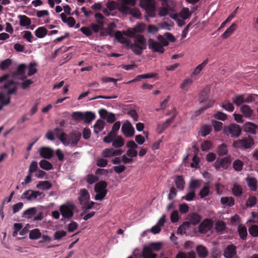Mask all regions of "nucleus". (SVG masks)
Wrapping results in <instances>:
<instances>
[{
  "label": "nucleus",
  "instance_id": "nucleus-21",
  "mask_svg": "<svg viewBox=\"0 0 258 258\" xmlns=\"http://www.w3.org/2000/svg\"><path fill=\"white\" fill-rule=\"evenodd\" d=\"M175 115H173L171 117L167 119L166 121L162 124H158L157 126L158 133L160 134L163 133L164 131L170 125V124L174 120Z\"/></svg>",
  "mask_w": 258,
  "mask_h": 258
},
{
  "label": "nucleus",
  "instance_id": "nucleus-27",
  "mask_svg": "<svg viewBox=\"0 0 258 258\" xmlns=\"http://www.w3.org/2000/svg\"><path fill=\"white\" fill-rule=\"evenodd\" d=\"M240 111L246 118L251 117L253 113V110L247 105H241Z\"/></svg>",
  "mask_w": 258,
  "mask_h": 258
},
{
  "label": "nucleus",
  "instance_id": "nucleus-28",
  "mask_svg": "<svg viewBox=\"0 0 258 258\" xmlns=\"http://www.w3.org/2000/svg\"><path fill=\"white\" fill-rule=\"evenodd\" d=\"M27 68V65L24 63L21 64L18 67L16 71L12 72L11 75L13 77L18 76L20 75H24V73H25V70Z\"/></svg>",
  "mask_w": 258,
  "mask_h": 258
},
{
  "label": "nucleus",
  "instance_id": "nucleus-32",
  "mask_svg": "<svg viewBox=\"0 0 258 258\" xmlns=\"http://www.w3.org/2000/svg\"><path fill=\"white\" fill-rule=\"evenodd\" d=\"M105 124V122L103 120L101 119L97 120L94 125V133L97 134L99 132L103 130Z\"/></svg>",
  "mask_w": 258,
  "mask_h": 258
},
{
  "label": "nucleus",
  "instance_id": "nucleus-18",
  "mask_svg": "<svg viewBox=\"0 0 258 258\" xmlns=\"http://www.w3.org/2000/svg\"><path fill=\"white\" fill-rule=\"evenodd\" d=\"M80 197L79 198L81 205H86L90 200V195L88 190L85 188L81 189L80 191Z\"/></svg>",
  "mask_w": 258,
  "mask_h": 258
},
{
  "label": "nucleus",
  "instance_id": "nucleus-44",
  "mask_svg": "<svg viewBox=\"0 0 258 258\" xmlns=\"http://www.w3.org/2000/svg\"><path fill=\"white\" fill-rule=\"evenodd\" d=\"M47 30L43 27H39L35 31V35L38 38H43L47 34Z\"/></svg>",
  "mask_w": 258,
  "mask_h": 258
},
{
  "label": "nucleus",
  "instance_id": "nucleus-58",
  "mask_svg": "<svg viewBox=\"0 0 258 258\" xmlns=\"http://www.w3.org/2000/svg\"><path fill=\"white\" fill-rule=\"evenodd\" d=\"M227 151V147L225 144L221 145L218 148L217 152L220 156L226 155Z\"/></svg>",
  "mask_w": 258,
  "mask_h": 258
},
{
  "label": "nucleus",
  "instance_id": "nucleus-9",
  "mask_svg": "<svg viewBox=\"0 0 258 258\" xmlns=\"http://www.w3.org/2000/svg\"><path fill=\"white\" fill-rule=\"evenodd\" d=\"M81 133L77 131H73L70 133L69 135L66 137V142L68 143L67 146L71 144L72 147L76 146L81 139Z\"/></svg>",
  "mask_w": 258,
  "mask_h": 258
},
{
  "label": "nucleus",
  "instance_id": "nucleus-38",
  "mask_svg": "<svg viewBox=\"0 0 258 258\" xmlns=\"http://www.w3.org/2000/svg\"><path fill=\"white\" fill-rule=\"evenodd\" d=\"M197 251L198 256L201 258H205L208 255V251L205 247L202 245L198 246Z\"/></svg>",
  "mask_w": 258,
  "mask_h": 258
},
{
  "label": "nucleus",
  "instance_id": "nucleus-11",
  "mask_svg": "<svg viewBox=\"0 0 258 258\" xmlns=\"http://www.w3.org/2000/svg\"><path fill=\"white\" fill-rule=\"evenodd\" d=\"M17 84L19 83L13 80H9L4 84L3 88L7 90V95H11L16 93L18 90Z\"/></svg>",
  "mask_w": 258,
  "mask_h": 258
},
{
  "label": "nucleus",
  "instance_id": "nucleus-3",
  "mask_svg": "<svg viewBox=\"0 0 258 258\" xmlns=\"http://www.w3.org/2000/svg\"><path fill=\"white\" fill-rule=\"evenodd\" d=\"M162 7L160 8L159 14L160 16H165L170 12H173L175 10V4L172 0H159Z\"/></svg>",
  "mask_w": 258,
  "mask_h": 258
},
{
  "label": "nucleus",
  "instance_id": "nucleus-37",
  "mask_svg": "<svg viewBox=\"0 0 258 258\" xmlns=\"http://www.w3.org/2000/svg\"><path fill=\"white\" fill-rule=\"evenodd\" d=\"M237 25L233 23L226 31L222 34V37L224 38H228L236 29Z\"/></svg>",
  "mask_w": 258,
  "mask_h": 258
},
{
  "label": "nucleus",
  "instance_id": "nucleus-12",
  "mask_svg": "<svg viewBox=\"0 0 258 258\" xmlns=\"http://www.w3.org/2000/svg\"><path fill=\"white\" fill-rule=\"evenodd\" d=\"M121 131L126 137H131L135 133V130L128 120H126L121 127Z\"/></svg>",
  "mask_w": 258,
  "mask_h": 258
},
{
  "label": "nucleus",
  "instance_id": "nucleus-51",
  "mask_svg": "<svg viewBox=\"0 0 258 258\" xmlns=\"http://www.w3.org/2000/svg\"><path fill=\"white\" fill-rule=\"evenodd\" d=\"M226 228V224L222 221H218L215 224V229L218 232L223 231Z\"/></svg>",
  "mask_w": 258,
  "mask_h": 258
},
{
  "label": "nucleus",
  "instance_id": "nucleus-19",
  "mask_svg": "<svg viewBox=\"0 0 258 258\" xmlns=\"http://www.w3.org/2000/svg\"><path fill=\"white\" fill-rule=\"evenodd\" d=\"M39 153L42 158L47 159H50L53 155V150L49 147H42L40 149Z\"/></svg>",
  "mask_w": 258,
  "mask_h": 258
},
{
  "label": "nucleus",
  "instance_id": "nucleus-1",
  "mask_svg": "<svg viewBox=\"0 0 258 258\" xmlns=\"http://www.w3.org/2000/svg\"><path fill=\"white\" fill-rule=\"evenodd\" d=\"M160 243L155 242L150 243L148 246L143 248L142 251L143 258H156L157 254L153 252V250L158 251L161 248Z\"/></svg>",
  "mask_w": 258,
  "mask_h": 258
},
{
  "label": "nucleus",
  "instance_id": "nucleus-17",
  "mask_svg": "<svg viewBox=\"0 0 258 258\" xmlns=\"http://www.w3.org/2000/svg\"><path fill=\"white\" fill-rule=\"evenodd\" d=\"M236 247L233 244H230L224 249L223 255L225 258H233L236 254Z\"/></svg>",
  "mask_w": 258,
  "mask_h": 258
},
{
  "label": "nucleus",
  "instance_id": "nucleus-34",
  "mask_svg": "<svg viewBox=\"0 0 258 258\" xmlns=\"http://www.w3.org/2000/svg\"><path fill=\"white\" fill-rule=\"evenodd\" d=\"M18 18L20 19V25L21 26L25 27L30 25L31 21L30 19L25 15H19Z\"/></svg>",
  "mask_w": 258,
  "mask_h": 258
},
{
  "label": "nucleus",
  "instance_id": "nucleus-55",
  "mask_svg": "<svg viewBox=\"0 0 258 258\" xmlns=\"http://www.w3.org/2000/svg\"><path fill=\"white\" fill-rule=\"evenodd\" d=\"M249 234L253 237L258 236V225H253L248 228Z\"/></svg>",
  "mask_w": 258,
  "mask_h": 258
},
{
  "label": "nucleus",
  "instance_id": "nucleus-43",
  "mask_svg": "<svg viewBox=\"0 0 258 258\" xmlns=\"http://www.w3.org/2000/svg\"><path fill=\"white\" fill-rule=\"evenodd\" d=\"M37 212V210L35 208H31L27 210L24 211L23 216L27 218H31Z\"/></svg>",
  "mask_w": 258,
  "mask_h": 258
},
{
  "label": "nucleus",
  "instance_id": "nucleus-33",
  "mask_svg": "<svg viewBox=\"0 0 258 258\" xmlns=\"http://www.w3.org/2000/svg\"><path fill=\"white\" fill-rule=\"evenodd\" d=\"M209 59L207 58L202 63L199 64L194 70L192 73V76L197 75L200 73L203 69L206 66L209 62Z\"/></svg>",
  "mask_w": 258,
  "mask_h": 258
},
{
  "label": "nucleus",
  "instance_id": "nucleus-59",
  "mask_svg": "<svg viewBox=\"0 0 258 258\" xmlns=\"http://www.w3.org/2000/svg\"><path fill=\"white\" fill-rule=\"evenodd\" d=\"M243 162L240 160H236L233 163V167L235 170L240 171L242 169Z\"/></svg>",
  "mask_w": 258,
  "mask_h": 258
},
{
  "label": "nucleus",
  "instance_id": "nucleus-26",
  "mask_svg": "<svg viewBox=\"0 0 258 258\" xmlns=\"http://www.w3.org/2000/svg\"><path fill=\"white\" fill-rule=\"evenodd\" d=\"M52 186V184L49 181L44 180L39 181L36 187L39 189L46 190L50 189Z\"/></svg>",
  "mask_w": 258,
  "mask_h": 258
},
{
  "label": "nucleus",
  "instance_id": "nucleus-31",
  "mask_svg": "<svg viewBox=\"0 0 258 258\" xmlns=\"http://www.w3.org/2000/svg\"><path fill=\"white\" fill-rule=\"evenodd\" d=\"M95 117V113L90 111L84 112L83 120L84 122L86 123H90Z\"/></svg>",
  "mask_w": 258,
  "mask_h": 258
},
{
  "label": "nucleus",
  "instance_id": "nucleus-5",
  "mask_svg": "<svg viewBox=\"0 0 258 258\" xmlns=\"http://www.w3.org/2000/svg\"><path fill=\"white\" fill-rule=\"evenodd\" d=\"M223 133L227 136H231L233 138H238L241 133V128L236 123H231L224 127Z\"/></svg>",
  "mask_w": 258,
  "mask_h": 258
},
{
  "label": "nucleus",
  "instance_id": "nucleus-10",
  "mask_svg": "<svg viewBox=\"0 0 258 258\" xmlns=\"http://www.w3.org/2000/svg\"><path fill=\"white\" fill-rule=\"evenodd\" d=\"M119 10L123 14H130L133 17L139 19L141 16V13L140 10L136 8H131L128 6H126L125 5H122Z\"/></svg>",
  "mask_w": 258,
  "mask_h": 258
},
{
  "label": "nucleus",
  "instance_id": "nucleus-50",
  "mask_svg": "<svg viewBox=\"0 0 258 258\" xmlns=\"http://www.w3.org/2000/svg\"><path fill=\"white\" fill-rule=\"evenodd\" d=\"M12 60L10 58H7L1 62L0 69L5 71L8 69L12 64Z\"/></svg>",
  "mask_w": 258,
  "mask_h": 258
},
{
  "label": "nucleus",
  "instance_id": "nucleus-14",
  "mask_svg": "<svg viewBox=\"0 0 258 258\" xmlns=\"http://www.w3.org/2000/svg\"><path fill=\"white\" fill-rule=\"evenodd\" d=\"M212 227L213 222L212 220L206 219L199 225V231L201 233L206 234L211 229Z\"/></svg>",
  "mask_w": 258,
  "mask_h": 258
},
{
  "label": "nucleus",
  "instance_id": "nucleus-36",
  "mask_svg": "<svg viewBox=\"0 0 258 258\" xmlns=\"http://www.w3.org/2000/svg\"><path fill=\"white\" fill-rule=\"evenodd\" d=\"M175 183L178 189H179V190L183 189L185 182L182 176H177L175 178Z\"/></svg>",
  "mask_w": 258,
  "mask_h": 258
},
{
  "label": "nucleus",
  "instance_id": "nucleus-53",
  "mask_svg": "<svg viewBox=\"0 0 258 258\" xmlns=\"http://www.w3.org/2000/svg\"><path fill=\"white\" fill-rule=\"evenodd\" d=\"M36 66V64L35 62H31L30 63H29V66L27 67L29 70L27 76L29 77L31 76L37 72V69L35 68Z\"/></svg>",
  "mask_w": 258,
  "mask_h": 258
},
{
  "label": "nucleus",
  "instance_id": "nucleus-39",
  "mask_svg": "<svg viewBox=\"0 0 258 258\" xmlns=\"http://www.w3.org/2000/svg\"><path fill=\"white\" fill-rule=\"evenodd\" d=\"M41 237V233L38 229H34L30 231L29 238L32 240L38 239Z\"/></svg>",
  "mask_w": 258,
  "mask_h": 258
},
{
  "label": "nucleus",
  "instance_id": "nucleus-41",
  "mask_svg": "<svg viewBox=\"0 0 258 258\" xmlns=\"http://www.w3.org/2000/svg\"><path fill=\"white\" fill-rule=\"evenodd\" d=\"M11 101V97L10 95H6L0 93V103L4 106H7L10 104Z\"/></svg>",
  "mask_w": 258,
  "mask_h": 258
},
{
  "label": "nucleus",
  "instance_id": "nucleus-22",
  "mask_svg": "<svg viewBox=\"0 0 258 258\" xmlns=\"http://www.w3.org/2000/svg\"><path fill=\"white\" fill-rule=\"evenodd\" d=\"M122 32L120 31H117L116 34L115 39L120 43L124 44L126 46H129L131 44V41L128 38L125 37Z\"/></svg>",
  "mask_w": 258,
  "mask_h": 258
},
{
  "label": "nucleus",
  "instance_id": "nucleus-16",
  "mask_svg": "<svg viewBox=\"0 0 258 258\" xmlns=\"http://www.w3.org/2000/svg\"><path fill=\"white\" fill-rule=\"evenodd\" d=\"M134 44L137 48H146V39L143 35H136L134 38Z\"/></svg>",
  "mask_w": 258,
  "mask_h": 258
},
{
  "label": "nucleus",
  "instance_id": "nucleus-24",
  "mask_svg": "<svg viewBox=\"0 0 258 258\" xmlns=\"http://www.w3.org/2000/svg\"><path fill=\"white\" fill-rule=\"evenodd\" d=\"M187 219L191 224L196 225L200 222L201 216L197 213H193L188 215Z\"/></svg>",
  "mask_w": 258,
  "mask_h": 258
},
{
  "label": "nucleus",
  "instance_id": "nucleus-56",
  "mask_svg": "<svg viewBox=\"0 0 258 258\" xmlns=\"http://www.w3.org/2000/svg\"><path fill=\"white\" fill-rule=\"evenodd\" d=\"M200 185L199 180L194 179L190 181L189 184V189L190 190L195 191L196 189L198 188Z\"/></svg>",
  "mask_w": 258,
  "mask_h": 258
},
{
  "label": "nucleus",
  "instance_id": "nucleus-13",
  "mask_svg": "<svg viewBox=\"0 0 258 258\" xmlns=\"http://www.w3.org/2000/svg\"><path fill=\"white\" fill-rule=\"evenodd\" d=\"M42 192L39 191H34L29 189L25 191L22 195V199H27L28 201H33L37 199L38 196L42 195Z\"/></svg>",
  "mask_w": 258,
  "mask_h": 258
},
{
  "label": "nucleus",
  "instance_id": "nucleus-7",
  "mask_svg": "<svg viewBox=\"0 0 258 258\" xmlns=\"http://www.w3.org/2000/svg\"><path fill=\"white\" fill-rule=\"evenodd\" d=\"M159 43V47L163 48V46H167L169 44V41L173 42L175 41V37L170 33L166 32L164 36L159 35L157 37Z\"/></svg>",
  "mask_w": 258,
  "mask_h": 258
},
{
  "label": "nucleus",
  "instance_id": "nucleus-2",
  "mask_svg": "<svg viewBox=\"0 0 258 258\" xmlns=\"http://www.w3.org/2000/svg\"><path fill=\"white\" fill-rule=\"evenodd\" d=\"M107 183L104 181L101 180L95 185V191L97 193L95 197L96 201L103 200L107 193Z\"/></svg>",
  "mask_w": 258,
  "mask_h": 258
},
{
  "label": "nucleus",
  "instance_id": "nucleus-61",
  "mask_svg": "<svg viewBox=\"0 0 258 258\" xmlns=\"http://www.w3.org/2000/svg\"><path fill=\"white\" fill-rule=\"evenodd\" d=\"M67 235V232L63 230L56 231L54 234L55 240H60L62 237Z\"/></svg>",
  "mask_w": 258,
  "mask_h": 258
},
{
  "label": "nucleus",
  "instance_id": "nucleus-64",
  "mask_svg": "<svg viewBox=\"0 0 258 258\" xmlns=\"http://www.w3.org/2000/svg\"><path fill=\"white\" fill-rule=\"evenodd\" d=\"M122 33L125 36H128L130 37H132V38H133V37L135 38V37L136 36V35H135L136 33H135L133 28H129L126 30L123 31Z\"/></svg>",
  "mask_w": 258,
  "mask_h": 258
},
{
  "label": "nucleus",
  "instance_id": "nucleus-63",
  "mask_svg": "<svg viewBox=\"0 0 258 258\" xmlns=\"http://www.w3.org/2000/svg\"><path fill=\"white\" fill-rule=\"evenodd\" d=\"M212 124L214 128L215 131L217 132L221 131L223 127V124L220 121L212 120Z\"/></svg>",
  "mask_w": 258,
  "mask_h": 258
},
{
  "label": "nucleus",
  "instance_id": "nucleus-6",
  "mask_svg": "<svg viewBox=\"0 0 258 258\" xmlns=\"http://www.w3.org/2000/svg\"><path fill=\"white\" fill-rule=\"evenodd\" d=\"M254 141L252 137L244 138L241 140L235 141L233 143V146L235 148L247 149L250 148L254 145Z\"/></svg>",
  "mask_w": 258,
  "mask_h": 258
},
{
  "label": "nucleus",
  "instance_id": "nucleus-35",
  "mask_svg": "<svg viewBox=\"0 0 258 258\" xmlns=\"http://www.w3.org/2000/svg\"><path fill=\"white\" fill-rule=\"evenodd\" d=\"M237 231L240 237L243 240L245 239L247 235L246 227L242 224H239L238 226Z\"/></svg>",
  "mask_w": 258,
  "mask_h": 258
},
{
  "label": "nucleus",
  "instance_id": "nucleus-48",
  "mask_svg": "<svg viewBox=\"0 0 258 258\" xmlns=\"http://www.w3.org/2000/svg\"><path fill=\"white\" fill-rule=\"evenodd\" d=\"M84 112L80 111L74 112L72 114V117L77 122H81L83 120Z\"/></svg>",
  "mask_w": 258,
  "mask_h": 258
},
{
  "label": "nucleus",
  "instance_id": "nucleus-30",
  "mask_svg": "<svg viewBox=\"0 0 258 258\" xmlns=\"http://www.w3.org/2000/svg\"><path fill=\"white\" fill-rule=\"evenodd\" d=\"M220 201L221 204L224 206L232 207L234 205V200L232 197H222Z\"/></svg>",
  "mask_w": 258,
  "mask_h": 258
},
{
  "label": "nucleus",
  "instance_id": "nucleus-8",
  "mask_svg": "<svg viewBox=\"0 0 258 258\" xmlns=\"http://www.w3.org/2000/svg\"><path fill=\"white\" fill-rule=\"evenodd\" d=\"M120 126V122L119 121H117L115 122L113 124L112 129L109 132L107 136L105 137L103 140L105 143H110L113 138H115L117 136L118 132Z\"/></svg>",
  "mask_w": 258,
  "mask_h": 258
},
{
  "label": "nucleus",
  "instance_id": "nucleus-47",
  "mask_svg": "<svg viewBox=\"0 0 258 258\" xmlns=\"http://www.w3.org/2000/svg\"><path fill=\"white\" fill-rule=\"evenodd\" d=\"M232 191L235 196H240L242 194V189L241 186L237 184H234L232 188Z\"/></svg>",
  "mask_w": 258,
  "mask_h": 258
},
{
  "label": "nucleus",
  "instance_id": "nucleus-45",
  "mask_svg": "<svg viewBox=\"0 0 258 258\" xmlns=\"http://www.w3.org/2000/svg\"><path fill=\"white\" fill-rule=\"evenodd\" d=\"M116 27V25L113 23H109L107 28V33L108 35L110 37H116V31H114V29Z\"/></svg>",
  "mask_w": 258,
  "mask_h": 258
},
{
  "label": "nucleus",
  "instance_id": "nucleus-40",
  "mask_svg": "<svg viewBox=\"0 0 258 258\" xmlns=\"http://www.w3.org/2000/svg\"><path fill=\"white\" fill-rule=\"evenodd\" d=\"M195 253L193 251H190L188 253H185L182 251L179 252L175 258H196Z\"/></svg>",
  "mask_w": 258,
  "mask_h": 258
},
{
  "label": "nucleus",
  "instance_id": "nucleus-52",
  "mask_svg": "<svg viewBox=\"0 0 258 258\" xmlns=\"http://www.w3.org/2000/svg\"><path fill=\"white\" fill-rule=\"evenodd\" d=\"M146 25L145 23H141L137 24L133 28L136 34L137 33H143L146 29Z\"/></svg>",
  "mask_w": 258,
  "mask_h": 258
},
{
  "label": "nucleus",
  "instance_id": "nucleus-54",
  "mask_svg": "<svg viewBox=\"0 0 258 258\" xmlns=\"http://www.w3.org/2000/svg\"><path fill=\"white\" fill-rule=\"evenodd\" d=\"M192 80L191 79L188 78L185 79L180 85V88L183 90L187 91L189 86L191 85Z\"/></svg>",
  "mask_w": 258,
  "mask_h": 258
},
{
  "label": "nucleus",
  "instance_id": "nucleus-46",
  "mask_svg": "<svg viewBox=\"0 0 258 258\" xmlns=\"http://www.w3.org/2000/svg\"><path fill=\"white\" fill-rule=\"evenodd\" d=\"M210 91L207 89L203 90L199 96V100L200 102H203L206 101L209 96Z\"/></svg>",
  "mask_w": 258,
  "mask_h": 258
},
{
  "label": "nucleus",
  "instance_id": "nucleus-57",
  "mask_svg": "<svg viewBox=\"0 0 258 258\" xmlns=\"http://www.w3.org/2000/svg\"><path fill=\"white\" fill-rule=\"evenodd\" d=\"M210 192V188L208 186H205L202 188L199 192V195L202 199L209 196Z\"/></svg>",
  "mask_w": 258,
  "mask_h": 258
},
{
  "label": "nucleus",
  "instance_id": "nucleus-20",
  "mask_svg": "<svg viewBox=\"0 0 258 258\" xmlns=\"http://www.w3.org/2000/svg\"><path fill=\"white\" fill-rule=\"evenodd\" d=\"M54 133L56 137L61 141L63 145L67 146L68 144V143L66 142V137H67V135L62 132V130L56 127L54 129Z\"/></svg>",
  "mask_w": 258,
  "mask_h": 258
},
{
  "label": "nucleus",
  "instance_id": "nucleus-15",
  "mask_svg": "<svg viewBox=\"0 0 258 258\" xmlns=\"http://www.w3.org/2000/svg\"><path fill=\"white\" fill-rule=\"evenodd\" d=\"M231 163V160L228 157H225L220 160H217L214 163L215 168L218 170L220 168L224 169L228 168Z\"/></svg>",
  "mask_w": 258,
  "mask_h": 258
},
{
  "label": "nucleus",
  "instance_id": "nucleus-62",
  "mask_svg": "<svg viewBox=\"0 0 258 258\" xmlns=\"http://www.w3.org/2000/svg\"><path fill=\"white\" fill-rule=\"evenodd\" d=\"M256 202V198L254 196H250L249 197L248 200L246 203V206L247 207H253Z\"/></svg>",
  "mask_w": 258,
  "mask_h": 258
},
{
  "label": "nucleus",
  "instance_id": "nucleus-4",
  "mask_svg": "<svg viewBox=\"0 0 258 258\" xmlns=\"http://www.w3.org/2000/svg\"><path fill=\"white\" fill-rule=\"evenodd\" d=\"M76 206L74 204L66 203L59 207L60 213L65 219H70L74 216V211Z\"/></svg>",
  "mask_w": 258,
  "mask_h": 258
},
{
  "label": "nucleus",
  "instance_id": "nucleus-25",
  "mask_svg": "<svg viewBox=\"0 0 258 258\" xmlns=\"http://www.w3.org/2000/svg\"><path fill=\"white\" fill-rule=\"evenodd\" d=\"M112 146L115 148H119L122 147L124 144V140L120 136H116L115 138H113L112 142Z\"/></svg>",
  "mask_w": 258,
  "mask_h": 258
},
{
  "label": "nucleus",
  "instance_id": "nucleus-49",
  "mask_svg": "<svg viewBox=\"0 0 258 258\" xmlns=\"http://www.w3.org/2000/svg\"><path fill=\"white\" fill-rule=\"evenodd\" d=\"M114 149L113 148H106L102 152V156L104 158H110L114 156Z\"/></svg>",
  "mask_w": 258,
  "mask_h": 258
},
{
  "label": "nucleus",
  "instance_id": "nucleus-60",
  "mask_svg": "<svg viewBox=\"0 0 258 258\" xmlns=\"http://www.w3.org/2000/svg\"><path fill=\"white\" fill-rule=\"evenodd\" d=\"M99 180V178L92 174H88L86 177V181L88 183L92 184Z\"/></svg>",
  "mask_w": 258,
  "mask_h": 258
},
{
  "label": "nucleus",
  "instance_id": "nucleus-42",
  "mask_svg": "<svg viewBox=\"0 0 258 258\" xmlns=\"http://www.w3.org/2000/svg\"><path fill=\"white\" fill-rule=\"evenodd\" d=\"M40 167L46 170H49L53 169V166L49 161L45 160H42L39 162Z\"/></svg>",
  "mask_w": 258,
  "mask_h": 258
},
{
  "label": "nucleus",
  "instance_id": "nucleus-29",
  "mask_svg": "<svg viewBox=\"0 0 258 258\" xmlns=\"http://www.w3.org/2000/svg\"><path fill=\"white\" fill-rule=\"evenodd\" d=\"M232 100L236 105L239 106L244 103V95H235L232 97Z\"/></svg>",
  "mask_w": 258,
  "mask_h": 258
},
{
  "label": "nucleus",
  "instance_id": "nucleus-23",
  "mask_svg": "<svg viewBox=\"0 0 258 258\" xmlns=\"http://www.w3.org/2000/svg\"><path fill=\"white\" fill-rule=\"evenodd\" d=\"M257 128V126L251 122H246L243 125L244 132L251 134H255V130Z\"/></svg>",
  "mask_w": 258,
  "mask_h": 258
}]
</instances>
